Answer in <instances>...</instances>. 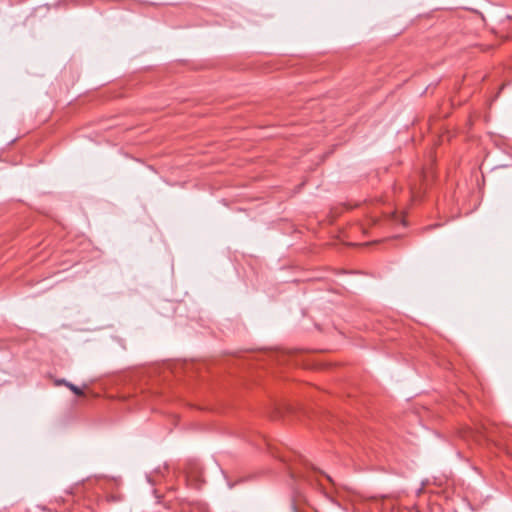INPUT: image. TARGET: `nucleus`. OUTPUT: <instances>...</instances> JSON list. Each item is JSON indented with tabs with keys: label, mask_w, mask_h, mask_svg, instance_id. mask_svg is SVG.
I'll return each mask as SVG.
<instances>
[{
	"label": "nucleus",
	"mask_w": 512,
	"mask_h": 512,
	"mask_svg": "<svg viewBox=\"0 0 512 512\" xmlns=\"http://www.w3.org/2000/svg\"><path fill=\"white\" fill-rule=\"evenodd\" d=\"M67 388H69L77 396H82L84 394L81 388H79L78 386L74 385L71 382L67 384Z\"/></svg>",
	"instance_id": "nucleus-1"
},
{
	"label": "nucleus",
	"mask_w": 512,
	"mask_h": 512,
	"mask_svg": "<svg viewBox=\"0 0 512 512\" xmlns=\"http://www.w3.org/2000/svg\"><path fill=\"white\" fill-rule=\"evenodd\" d=\"M54 383L56 386L64 385L67 387V384H69V381H67L65 379H56Z\"/></svg>",
	"instance_id": "nucleus-2"
},
{
	"label": "nucleus",
	"mask_w": 512,
	"mask_h": 512,
	"mask_svg": "<svg viewBox=\"0 0 512 512\" xmlns=\"http://www.w3.org/2000/svg\"><path fill=\"white\" fill-rule=\"evenodd\" d=\"M293 512H299L295 505H292Z\"/></svg>",
	"instance_id": "nucleus-5"
},
{
	"label": "nucleus",
	"mask_w": 512,
	"mask_h": 512,
	"mask_svg": "<svg viewBox=\"0 0 512 512\" xmlns=\"http://www.w3.org/2000/svg\"><path fill=\"white\" fill-rule=\"evenodd\" d=\"M411 193H412V197L415 199L418 195V192L416 191V189L414 187H411Z\"/></svg>",
	"instance_id": "nucleus-3"
},
{
	"label": "nucleus",
	"mask_w": 512,
	"mask_h": 512,
	"mask_svg": "<svg viewBox=\"0 0 512 512\" xmlns=\"http://www.w3.org/2000/svg\"><path fill=\"white\" fill-rule=\"evenodd\" d=\"M304 477H305L306 481H308L310 484H313L314 480L310 475H306Z\"/></svg>",
	"instance_id": "nucleus-4"
}]
</instances>
